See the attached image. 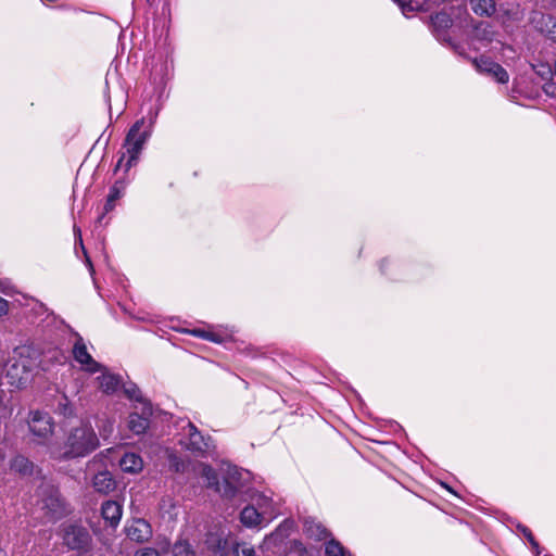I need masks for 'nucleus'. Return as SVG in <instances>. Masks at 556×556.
I'll use <instances>...</instances> for the list:
<instances>
[{
  "instance_id": "nucleus-36",
  "label": "nucleus",
  "mask_w": 556,
  "mask_h": 556,
  "mask_svg": "<svg viewBox=\"0 0 556 556\" xmlns=\"http://www.w3.org/2000/svg\"><path fill=\"white\" fill-rule=\"evenodd\" d=\"M0 556H7L4 551L0 547Z\"/></svg>"
},
{
  "instance_id": "nucleus-16",
  "label": "nucleus",
  "mask_w": 556,
  "mask_h": 556,
  "mask_svg": "<svg viewBox=\"0 0 556 556\" xmlns=\"http://www.w3.org/2000/svg\"><path fill=\"white\" fill-rule=\"evenodd\" d=\"M472 37L482 42L483 46H486L494 40L495 33L490 24L481 22L476 25Z\"/></svg>"
},
{
  "instance_id": "nucleus-14",
  "label": "nucleus",
  "mask_w": 556,
  "mask_h": 556,
  "mask_svg": "<svg viewBox=\"0 0 556 556\" xmlns=\"http://www.w3.org/2000/svg\"><path fill=\"white\" fill-rule=\"evenodd\" d=\"M119 466L123 471L129 473H138L143 468V460L140 455L136 453H126L119 460Z\"/></svg>"
},
{
  "instance_id": "nucleus-4",
  "label": "nucleus",
  "mask_w": 556,
  "mask_h": 556,
  "mask_svg": "<svg viewBox=\"0 0 556 556\" xmlns=\"http://www.w3.org/2000/svg\"><path fill=\"white\" fill-rule=\"evenodd\" d=\"M33 362L26 356L13 358L5 369V378L8 382L16 388L24 386L30 378Z\"/></svg>"
},
{
  "instance_id": "nucleus-5",
  "label": "nucleus",
  "mask_w": 556,
  "mask_h": 556,
  "mask_svg": "<svg viewBox=\"0 0 556 556\" xmlns=\"http://www.w3.org/2000/svg\"><path fill=\"white\" fill-rule=\"evenodd\" d=\"M468 60H470L479 73L492 77L500 84L508 83L509 75L507 71L498 63L493 62L489 56L481 55L480 58H468Z\"/></svg>"
},
{
  "instance_id": "nucleus-26",
  "label": "nucleus",
  "mask_w": 556,
  "mask_h": 556,
  "mask_svg": "<svg viewBox=\"0 0 556 556\" xmlns=\"http://www.w3.org/2000/svg\"><path fill=\"white\" fill-rule=\"evenodd\" d=\"M434 26L446 28L451 25L452 21L446 13L440 12L431 17Z\"/></svg>"
},
{
  "instance_id": "nucleus-11",
  "label": "nucleus",
  "mask_w": 556,
  "mask_h": 556,
  "mask_svg": "<svg viewBox=\"0 0 556 556\" xmlns=\"http://www.w3.org/2000/svg\"><path fill=\"white\" fill-rule=\"evenodd\" d=\"M73 355H74V358L83 364V365H90L91 367L89 368L92 372L97 371L100 367V365L98 363H96L91 355L88 353L87 351V346L86 344L84 343L83 339L79 338L74 348H73Z\"/></svg>"
},
{
  "instance_id": "nucleus-17",
  "label": "nucleus",
  "mask_w": 556,
  "mask_h": 556,
  "mask_svg": "<svg viewBox=\"0 0 556 556\" xmlns=\"http://www.w3.org/2000/svg\"><path fill=\"white\" fill-rule=\"evenodd\" d=\"M472 10L476 14L481 16H491L495 12L494 0H470Z\"/></svg>"
},
{
  "instance_id": "nucleus-1",
  "label": "nucleus",
  "mask_w": 556,
  "mask_h": 556,
  "mask_svg": "<svg viewBox=\"0 0 556 556\" xmlns=\"http://www.w3.org/2000/svg\"><path fill=\"white\" fill-rule=\"evenodd\" d=\"M99 440L91 426L80 424L71 430L63 450L52 448L51 455L54 458L83 457L94 451Z\"/></svg>"
},
{
  "instance_id": "nucleus-34",
  "label": "nucleus",
  "mask_w": 556,
  "mask_h": 556,
  "mask_svg": "<svg viewBox=\"0 0 556 556\" xmlns=\"http://www.w3.org/2000/svg\"><path fill=\"white\" fill-rule=\"evenodd\" d=\"M125 157H126V154L124 153V154L121 156V159L118 160V162H117L116 169H117V168H119V167L122 166V164H123V162H124Z\"/></svg>"
},
{
  "instance_id": "nucleus-25",
  "label": "nucleus",
  "mask_w": 556,
  "mask_h": 556,
  "mask_svg": "<svg viewBox=\"0 0 556 556\" xmlns=\"http://www.w3.org/2000/svg\"><path fill=\"white\" fill-rule=\"evenodd\" d=\"M325 552L327 556H345L343 546L336 540H330L326 544Z\"/></svg>"
},
{
  "instance_id": "nucleus-3",
  "label": "nucleus",
  "mask_w": 556,
  "mask_h": 556,
  "mask_svg": "<svg viewBox=\"0 0 556 556\" xmlns=\"http://www.w3.org/2000/svg\"><path fill=\"white\" fill-rule=\"evenodd\" d=\"M143 119L137 121L129 129L126 136L124 144V147L126 148V154L128 155L125 164L126 170H128L137 162L139 154L141 153V150L143 148V144L148 139V132L140 131V129L143 126Z\"/></svg>"
},
{
  "instance_id": "nucleus-24",
  "label": "nucleus",
  "mask_w": 556,
  "mask_h": 556,
  "mask_svg": "<svg viewBox=\"0 0 556 556\" xmlns=\"http://www.w3.org/2000/svg\"><path fill=\"white\" fill-rule=\"evenodd\" d=\"M124 393L127 397L139 402L142 406L144 403H148L143 400L140 390L136 384L124 386Z\"/></svg>"
},
{
  "instance_id": "nucleus-22",
  "label": "nucleus",
  "mask_w": 556,
  "mask_h": 556,
  "mask_svg": "<svg viewBox=\"0 0 556 556\" xmlns=\"http://www.w3.org/2000/svg\"><path fill=\"white\" fill-rule=\"evenodd\" d=\"M173 556H195V551L187 540L180 539L173 546Z\"/></svg>"
},
{
  "instance_id": "nucleus-31",
  "label": "nucleus",
  "mask_w": 556,
  "mask_h": 556,
  "mask_svg": "<svg viewBox=\"0 0 556 556\" xmlns=\"http://www.w3.org/2000/svg\"><path fill=\"white\" fill-rule=\"evenodd\" d=\"M118 198H119V191H118V189L116 187H113L111 189V192H110L109 197H108L109 204L113 203Z\"/></svg>"
},
{
  "instance_id": "nucleus-35",
  "label": "nucleus",
  "mask_w": 556,
  "mask_h": 556,
  "mask_svg": "<svg viewBox=\"0 0 556 556\" xmlns=\"http://www.w3.org/2000/svg\"><path fill=\"white\" fill-rule=\"evenodd\" d=\"M113 207H114V202H113V203H111V204H109V200H108V201H106V203H105V206H104L105 211H106V212H109V211H111Z\"/></svg>"
},
{
  "instance_id": "nucleus-20",
  "label": "nucleus",
  "mask_w": 556,
  "mask_h": 556,
  "mask_svg": "<svg viewBox=\"0 0 556 556\" xmlns=\"http://www.w3.org/2000/svg\"><path fill=\"white\" fill-rule=\"evenodd\" d=\"M33 467V463L24 456H16L11 462V469L24 476L31 473Z\"/></svg>"
},
{
  "instance_id": "nucleus-27",
  "label": "nucleus",
  "mask_w": 556,
  "mask_h": 556,
  "mask_svg": "<svg viewBox=\"0 0 556 556\" xmlns=\"http://www.w3.org/2000/svg\"><path fill=\"white\" fill-rule=\"evenodd\" d=\"M217 492H219L225 497H232L237 492V485L225 481L224 485L220 488L219 484L215 488Z\"/></svg>"
},
{
  "instance_id": "nucleus-28",
  "label": "nucleus",
  "mask_w": 556,
  "mask_h": 556,
  "mask_svg": "<svg viewBox=\"0 0 556 556\" xmlns=\"http://www.w3.org/2000/svg\"><path fill=\"white\" fill-rule=\"evenodd\" d=\"M233 554L235 556H255V551L247 544H237Z\"/></svg>"
},
{
  "instance_id": "nucleus-8",
  "label": "nucleus",
  "mask_w": 556,
  "mask_h": 556,
  "mask_svg": "<svg viewBox=\"0 0 556 556\" xmlns=\"http://www.w3.org/2000/svg\"><path fill=\"white\" fill-rule=\"evenodd\" d=\"M29 429L35 435L47 438L53 431L52 418L47 413L35 412L29 420Z\"/></svg>"
},
{
  "instance_id": "nucleus-23",
  "label": "nucleus",
  "mask_w": 556,
  "mask_h": 556,
  "mask_svg": "<svg viewBox=\"0 0 556 556\" xmlns=\"http://www.w3.org/2000/svg\"><path fill=\"white\" fill-rule=\"evenodd\" d=\"M201 476L206 480L207 488H216L218 485V479L215 470L206 464H201Z\"/></svg>"
},
{
  "instance_id": "nucleus-21",
  "label": "nucleus",
  "mask_w": 556,
  "mask_h": 556,
  "mask_svg": "<svg viewBox=\"0 0 556 556\" xmlns=\"http://www.w3.org/2000/svg\"><path fill=\"white\" fill-rule=\"evenodd\" d=\"M167 462L169 470L174 472H185L188 467V463L173 451H167Z\"/></svg>"
},
{
  "instance_id": "nucleus-18",
  "label": "nucleus",
  "mask_w": 556,
  "mask_h": 556,
  "mask_svg": "<svg viewBox=\"0 0 556 556\" xmlns=\"http://www.w3.org/2000/svg\"><path fill=\"white\" fill-rule=\"evenodd\" d=\"M98 380L100 389L106 394L114 393L121 383L119 378L112 374H103Z\"/></svg>"
},
{
  "instance_id": "nucleus-9",
  "label": "nucleus",
  "mask_w": 556,
  "mask_h": 556,
  "mask_svg": "<svg viewBox=\"0 0 556 556\" xmlns=\"http://www.w3.org/2000/svg\"><path fill=\"white\" fill-rule=\"evenodd\" d=\"M127 536L135 542L148 541L152 535L151 526L143 519H135L126 527Z\"/></svg>"
},
{
  "instance_id": "nucleus-12",
  "label": "nucleus",
  "mask_w": 556,
  "mask_h": 556,
  "mask_svg": "<svg viewBox=\"0 0 556 556\" xmlns=\"http://www.w3.org/2000/svg\"><path fill=\"white\" fill-rule=\"evenodd\" d=\"M92 486L101 494H109L115 489L116 484L111 472L103 470L93 477Z\"/></svg>"
},
{
  "instance_id": "nucleus-32",
  "label": "nucleus",
  "mask_w": 556,
  "mask_h": 556,
  "mask_svg": "<svg viewBox=\"0 0 556 556\" xmlns=\"http://www.w3.org/2000/svg\"><path fill=\"white\" fill-rule=\"evenodd\" d=\"M9 303L4 299L0 298V317L8 313Z\"/></svg>"
},
{
  "instance_id": "nucleus-6",
  "label": "nucleus",
  "mask_w": 556,
  "mask_h": 556,
  "mask_svg": "<svg viewBox=\"0 0 556 556\" xmlns=\"http://www.w3.org/2000/svg\"><path fill=\"white\" fill-rule=\"evenodd\" d=\"M189 442L186 444V448L198 456H206L214 452L215 445L211 438H204L197 427L189 422L187 426Z\"/></svg>"
},
{
  "instance_id": "nucleus-19",
  "label": "nucleus",
  "mask_w": 556,
  "mask_h": 556,
  "mask_svg": "<svg viewBox=\"0 0 556 556\" xmlns=\"http://www.w3.org/2000/svg\"><path fill=\"white\" fill-rule=\"evenodd\" d=\"M241 521L248 527L257 526L262 521V514L253 506L243 508L240 515Z\"/></svg>"
},
{
  "instance_id": "nucleus-7",
  "label": "nucleus",
  "mask_w": 556,
  "mask_h": 556,
  "mask_svg": "<svg viewBox=\"0 0 556 556\" xmlns=\"http://www.w3.org/2000/svg\"><path fill=\"white\" fill-rule=\"evenodd\" d=\"M63 540L72 549H84L89 545L90 535L87 529L70 525L64 529Z\"/></svg>"
},
{
  "instance_id": "nucleus-37",
  "label": "nucleus",
  "mask_w": 556,
  "mask_h": 556,
  "mask_svg": "<svg viewBox=\"0 0 556 556\" xmlns=\"http://www.w3.org/2000/svg\"><path fill=\"white\" fill-rule=\"evenodd\" d=\"M222 545V540H218V544H217V547L219 548Z\"/></svg>"
},
{
  "instance_id": "nucleus-30",
  "label": "nucleus",
  "mask_w": 556,
  "mask_h": 556,
  "mask_svg": "<svg viewBox=\"0 0 556 556\" xmlns=\"http://www.w3.org/2000/svg\"><path fill=\"white\" fill-rule=\"evenodd\" d=\"M135 556H159V553L154 548L144 547L139 549Z\"/></svg>"
},
{
  "instance_id": "nucleus-29",
  "label": "nucleus",
  "mask_w": 556,
  "mask_h": 556,
  "mask_svg": "<svg viewBox=\"0 0 556 556\" xmlns=\"http://www.w3.org/2000/svg\"><path fill=\"white\" fill-rule=\"evenodd\" d=\"M400 8L402 9L403 13L412 12L415 10L412 2L409 0H394Z\"/></svg>"
},
{
  "instance_id": "nucleus-15",
  "label": "nucleus",
  "mask_w": 556,
  "mask_h": 556,
  "mask_svg": "<svg viewBox=\"0 0 556 556\" xmlns=\"http://www.w3.org/2000/svg\"><path fill=\"white\" fill-rule=\"evenodd\" d=\"M102 516L104 520L109 521L111 526H116L122 517V506L115 501H106L103 503Z\"/></svg>"
},
{
  "instance_id": "nucleus-2",
  "label": "nucleus",
  "mask_w": 556,
  "mask_h": 556,
  "mask_svg": "<svg viewBox=\"0 0 556 556\" xmlns=\"http://www.w3.org/2000/svg\"><path fill=\"white\" fill-rule=\"evenodd\" d=\"M38 505L49 520L60 519L67 513L59 490L51 483H41L38 489Z\"/></svg>"
},
{
  "instance_id": "nucleus-10",
  "label": "nucleus",
  "mask_w": 556,
  "mask_h": 556,
  "mask_svg": "<svg viewBox=\"0 0 556 556\" xmlns=\"http://www.w3.org/2000/svg\"><path fill=\"white\" fill-rule=\"evenodd\" d=\"M152 415L150 403H144L141 414H130L128 419V428L136 434L143 433L149 427V417Z\"/></svg>"
},
{
  "instance_id": "nucleus-33",
  "label": "nucleus",
  "mask_w": 556,
  "mask_h": 556,
  "mask_svg": "<svg viewBox=\"0 0 556 556\" xmlns=\"http://www.w3.org/2000/svg\"><path fill=\"white\" fill-rule=\"evenodd\" d=\"M522 531H523V534L526 535V538L529 540V542H530L533 546H536V545H538V543L535 542V540H534V538H533L532 533H531L529 530H527L526 528H523V530H522Z\"/></svg>"
},
{
  "instance_id": "nucleus-13",
  "label": "nucleus",
  "mask_w": 556,
  "mask_h": 556,
  "mask_svg": "<svg viewBox=\"0 0 556 556\" xmlns=\"http://www.w3.org/2000/svg\"><path fill=\"white\" fill-rule=\"evenodd\" d=\"M304 531L309 538L316 541L326 540L329 535V532L326 529V527H324L319 521L315 520L314 518L304 519Z\"/></svg>"
}]
</instances>
